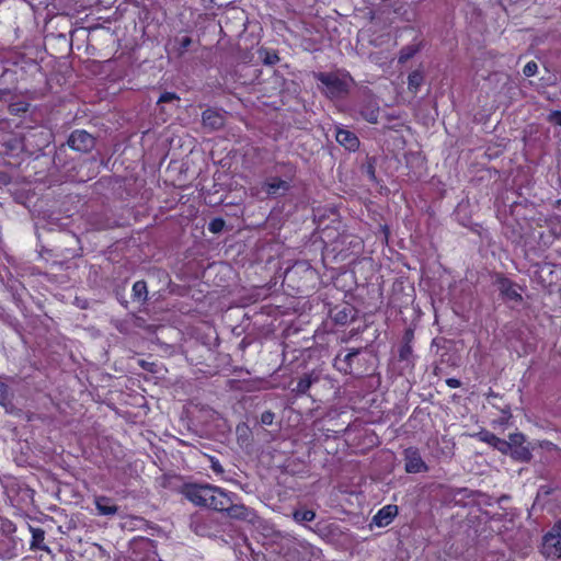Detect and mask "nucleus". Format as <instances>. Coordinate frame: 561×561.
<instances>
[{
    "instance_id": "1",
    "label": "nucleus",
    "mask_w": 561,
    "mask_h": 561,
    "mask_svg": "<svg viewBox=\"0 0 561 561\" xmlns=\"http://www.w3.org/2000/svg\"><path fill=\"white\" fill-rule=\"evenodd\" d=\"M182 494L195 505L224 512L232 493L211 484H185Z\"/></svg>"
},
{
    "instance_id": "2",
    "label": "nucleus",
    "mask_w": 561,
    "mask_h": 561,
    "mask_svg": "<svg viewBox=\"0 0 561 561\" xmlns=\"http://www.w3.org/2000/svg\"><path fill=\"white\" fill-rule=\"evenodd\" d=\"M316 79L322 83V91L330 99H340L347 94L351 79L335 72H318Z\"/></svg>"
},
{
    "instance_id": "3",
    "label": "nucleus",
    "mask_w": 561,
    "mask_h": 561,
    "mask_svg": "<svg viewBox=\"0 0 561 561\" xmlns=\"http://www.w3.org/2000/svg\"><path fill=\"white\" fill-rule=\"evenodd\" d=\"M236 494L232 493L228 505L225 507L222 513H226L228 517L241 522H245L251 525H255L259 520V516L254 510L245 506L242 503L234 502Z\"/></svg>"
},
{
    "instance_id": "4",
    "label": "nucleus",
    "mask_w": 561,
    "mask_h": 561,
    "mask_svg": "<svg viewBox=\"0 0 561 561\" xmlns=\"http://www.w3.org/2000/svg\"><path fill=\"white\" fill-rule=\"evenodd\" d=\"M404 469L408 473H420L428 470L416 448L410 447L404 450Z\"/></svg>"
},
{
    "instance_id": "5",
    "label": "nucleus",
    "mask_w": 561,
    "mask_h": 561,
    "mask_svg": "<svg viewBox=\"0 0 561 561\" xmlns=\"http://www.w3.org/2000/svg\"><path fill=\"white\" fill-rule=\"evenodd\" d=\"M541 552L547 558H561V535L550 530L543 537Z\"/></svg>"
},
{
    "instance_id": "6",
    "label": "nucleus",
    "mask_w": 561,
    "mask_h": 561,
    "mask_svg": "<svg viewBox=\"0 0 561 561\" xmlns=\"http://www.w3.org/2000/svg\"><path fill=\"white\" fill-rule=\"evenodd\" d=\"M68 145L81 152H88L94 147V138L85 130H75L69 139Z\"/></svg>"
},
{
    "instance_id": "7",
    "label": "nucleus",
    "mask_w": 561,
    "mask_h": 561,
    "mask_svg": "<svg viewBox=\"0 0 561 561\" xmlns=\"http://www.w3.org/2000/svg\"><path fill=\"white\" fill-rule=\"evenodd\" d=\"M203 126L209 130H217L224 127L226 123L225 113L214 110L207 108L202 114Z\"/></svg>"
},
{
    "instance_id": "8",
    "label": "nucleus",
    "mask_w": 561,
    "mask_h": 561,
    "mask_svg": "<svg viewBox=\"0 0 561 561\" xmlns=\"http://www.w3.org/2000/svg\"><path fill=\"white\" fill-rule=\"evenodd\" d=\"M289 188L290 183L278 178H272L264 183V190L270 196L284 195Z\"/></svg>"
},
{
    "instance_id": "9",
    "label": "nucleus",
    "mask_w": 561,
    "mask_h": 561,
    "mask_svg": "<svg viewBox=\"0 0 561 561\" xmlns=\"http://www.w3.org/2000/svg\"><path fill=\"white\" fill-rule=\"evenodd\" d=\"M397 514L398 507L396 505H387L379 510V512L374 516L373 520L378 527H385L392 522Z\"/></svg>"
},
{
    "instance_id": "10",
    "label": "nucleus",
    "mask_w": 561,
    "mask_h": 561,
    "mask_svg": "<svg viewBox=\"0 0 561 561\" xmlns=\"http://www.w3.org/2000/svg\"><path fill=\"white\" fill-rule=\"evenodd\" d=\"M336 141L348 150L357 149L359 141L356 135L350 130L339 128L335 134Z\"/></svg>"
},
{
    "instance_id": "11",
    "label": "nucleus",
    "mask_w": 561,
    "mask_h": 561,
    "mask_svg": "<svg viewBox=\"0 0 561 561\" xmlns=\"http://www.w3.org/2000/svg\"><path fill=\"white\" fill-rule=\"evenodd\" d=\"M499 290L502 295H504L507 299L513 301H520L522 295L517 291L516 286L506 278H503L499 282Z\"/></svg>"
},
{
    "instance_id": "12",
    "label": "nucleus",
    "mask_w": 561,
    "mask_h": 561,
    "mask_svg": "<svg viewBox=\"0 0 561 561\" xmlns=\"http://www.w3.org/2000/svg\"><path fill=\"white\" fill-rule=\"evenodd\" d=\"M95 506L100 515H114L117 513V506L112 503V500L106 496L95 497Z\"/></svg>"
},
{
    "instance_id": "13",
    "label": "nucleus",
    "mask_w": 561,
    "mask_h": 561,
    "mask_svg": "<svg viewBox=\"0 0 561 561\" xmlns=\"http://www.w3.org/2000/svg\"><path fill=\"white\" fill-rule=\"evenodd\" d=\"M318 381H319V376L316 375L314 373L306 374L304 377H301L299 379V381L297 382V386L294 389V391L297 394H305L309 390V388L314 382H318Z\"/></svg>"
},
{
    "instance_id": "14",
    "label": "nucleus",
    "mask_w": 561,
    "mask_h": 561,
    "mask_svg": "<svg viewBox=\"0 0 561 561\" xmlns=\"http://www.w3.org/2000/svg\"><path fill=\"white\" fill-rule=\"evenodd\" d=\"M32 542L31 549H38L42 551L50 552L49 548L44 545L45 531L42 528H31Z\"/></svg>"
},
{
    "instance_id": "15",
    "label": "nucleus",
    "mask_w": 561,
    "mask_h": 561,
    "mask_svg": "<svg viewBox=\"0 0 561 561\" xmlns=\"http://www.w3.org/2000/svg\"><path fill=\"white\" fill-rule=\"evenodd\" d=\"M134 299L145 302L148 296L147 284L144 280H138L133 286Z\"/></svg>"
},
{
    "instance_id": "16",
    "label": "nucleus",
    "mask_w": 561,
    "mask_h": 561,
    "mask_svg": "<svg viewBox=\"0 0 561 561\" xmlns=\"http://www.w3.org/2000/svg\"><path fill=\"white\" fill-rule=\"evenodd\" d=\"M511 456L518 461H529L531 453L526 446H517L510 451Z\"/></svg>"
},
{
    "instance_id": "17",
    "label": "nucleus",
    "mask_w": 561,
    "mask_h": 561,
    "mask_svg": "<svg viewBox=\"0 0 561 561\" xmlns=\"http://www.w3.org/2000/svg\"><path fill=\"white\" fill-rule=\"evenodd\" d=\"M259 58L262 60L264 65L268 66L275 65L279 60L275 51L268 50L266 48H261L259 50Z\"/></svg>"
},
{
    "instance_id": "18",
    "label": "nucleus",
    "mask_w": 561,
    "mask_h": 561,
    "mask_svg": "<svg viewBox=\"0 0 561 561\" xmlns=\"http://www.w3.org/2000/svg\"><path fill=\"white\" fill-rule=\"evenodd\" d=\"M293 518L297 523L312 522L316 518V513L311 510H305V511L298 510L293 513Z\"/></svg>"
},
{
    "instance_id": "19",
    "label": "nucleus",
    "mask_w": 561,
    "mask_h": 561,
    "mask_svg": "<svg viewBox=\"0 0 561 561\" xmlns=\"http://www.w3.org/2000/svg\"><path fill=\"white\" fill-rule=\"evenodd\" d=\"M423 82V76L420 71H413L409 75L408 84L412 92H416Z\"/></svg>"
},
{
    "instance_id": "20",
    "label": "nucleus",
    "mask_w": 561,
    "mask_h": 561,
    "mask_svg": "<svg viewBox=\"0 0 561 561\" xmlns=\"http://www.w3.org/2000/svg\"><path fill=\"white\" fill-rule=\"evenodd\" d=\"M473 436L477 437L479 440L491 445L492 447H494V444L499 439L497 436H495L493 433L488 432V431H481V432L474 434Z\"/></svg>"
},
{
    "instance_id": "21",
    "label": "nucleus",
    "mask_w": 561,
    "mask_h": 561,
    "mask_svg": "<svg viewBox=\"0 0 561 561\" xmlns=\"http://www.w3.org/2000/svg\"><path fill=\"white\" fill-rule=\"evenodd\" d=\"M28 110V103L24 101H18L9 104V111L13 115H20Z\"/></svg>"
},
{
    "instance_id": "22",
    "label": "nucleus",
    "mask_w": 561,
    "mask_h": 561,
    "mask_svg": "<svg viewBox=\"0 0 561 561\" xmlns=\"http://www.w3.org/2000/svg\"><path fill=\"white\" fill-rule=\"evenodd\" d=\"M510 448L513 449L517 446H523L525 443V436L522 433H514L508 436Z\"/></svg>"
},
{
    "instance_id": "23",
    "label": "nucleus",
    "mask_w": 561,
    "mask_h": 561,
    "mask_svg": "<svg viewBox=\"0 0 561 561\" xmlns=\"http://www.w3.org/2000/svg\"><path fill=\"white\" fill-rule=\"evenodd\" d=\"M412 355V346L410 344V337L407 334V342L401 346L399 351V357L402 360H408Z\"/></svg>"
},
{
    "instance_id": "24",
    "label": "nucleus",
    "mask_w": 561,
    "mask_h": 561,
    "mask_svg": "<svg viewBox=\"0 0 561 561\" xmlns=\"http://www.w3.org/2000/svg\"><path fill=\"white\" fill-rule=\"evenodd\" d=\"M225 227V220L221 218H215L209 222L208 229L213 233H219Z\"/></svg>"
},
{
    "instance_id": "25",
    "label": "nucleus",
    "mask_w": 561,
    "mask_h": 561,
    "mask_svg": "<svg viewBox=\"0 0 561 561\" xmlns=\"http://www.w3.org/2000/svg\"><path fill=\"white\" fill-rule=\"evenodd\" d=\"M538 70V66L535 61H529L525 65L524 69H523V73L526 76V77H533L536 75Z\"/></svg>"
},
{
    "instance_id": "26",
    "label": "nucleus",
    "mask_w": 561,
    "mask_h": 561,
    "mask_svg": "<svg viewBox=\"0 0 561 561\" xmlns=\"http://www.w3.org/2000/svg\"><path fill=\"white\" fill-rule=\"evenodd\" d=\"M359 354V350L358 348H353L352 351H350L343 362L345 363L346 367H344L343 369L345 371H347L350 368H351V362L353 360L354 357H356L357 355Z\"/></svg>"
},
{
    "instance_id": "27",
    "label": "nucleus",
    "mask_w": 561,
    "mask_h": 561,
    "mask_svg": "<svg viewBox=\"0 0 561 561\" xmlns=\"http://www.w3.org/2000/svg\"><path fill=\"white\" fill-rule=\"evenodd\" d=\"M494 448L501 451L502 454H508L511 451L508 442L499 437L497 442L494 444Z\"/></svg>"
},
{
    "instance_id": "28",
    "label": "nucleus",
    "mask_w": 561,
    "mask_h": 561,
    "mask_svg": "<svg viewBox=\"0 0 561 561\" xmlns=\"http://www.w3.org/2000/svg\"><path fill=\"white\" fill-rule=\"evenodd\" d=\"M192 44V38L188 36H184L179 39V55H183L188 46Z\"/></svg>"
},
{
    "instance_id": "29",
    "label": "nucleus",
    "mask_w": 561,
    "mask_h": 561,
    "mask_svg": "<svg viewBox=\"0 0 561 561\" xmlns=\"http://www.w3.org/2000/svg\"><path fill=\"white\" fill-rule=\"evenodd\" d=\"M274 417L275 414L272 411H265L261 414L260 421L263 425H271L273 424Z\"/></svg>"
},
{
    "instance_id": "30",
    "label": "nucleus",
    "mask_w": 561,
    "mask_h": 561,
    "mask_svg": "<svg viewBox=\"0 0 561 561\" xmlns=\"http://www.w3.org/2000/svg\"><path fill=\"white\" fill-rule=\"evenodd\" d=\"M179 100V96L172 92H164L158 100V103H168Z\"/></svg>"
},
{
    "instance_id": "31",
    "label": "nucleus",
    "mask_w": 561,
    "mask_h": 561,
    "mask_svg": "<svg viewBox=\"0 0 561 561\" xmlns=\"http://www.w3.org/2000/svg\"><path fill=\"white\" fill-rule=\"evenodd\" d=\"M8 399L7 386L0 381V404L4 405Z\"/></svg>"
},
{
    "instance_id": "32",
    "label": "nucleus",
    "mask_w": 561,
    "mask_h": 561,
    "mask_svg": "<svg viewBox=\"0 0 561 561\" xmlns=\"http://www.w3.org/2000/svg\"><path fill=\"white\" fill-rule=\"evenodd\" d=\"M211 469L217 473H222L224 469L218 460L211 459Z\"/></svg>"
},
{
    "instance_id": "33",
    "label": "nucleus",
    "mask_w": 561,
    "mask_h": 561,
    "mask_svg": "<svg viewBox=\"0 0 561 561\" xmlns=\"http://www.w3.org/2000/svg\"><path fill=\"white\" fill-rule=\"evenodd\" d=\"M446 383L450 387V388H458L460 387V381L456 378H449L446 380Z\"/></svg>"
},
{
    "instance_id": "34",
    "label": "nucleus",
    "mask_w": 561,
    "mask_h": 561,
    "mask_svg": "<svg viewBox=\"0 0 561 561\" xmlns=\"http://www.w3.org/2000/svg\"><path fill=\"white\" fill-rule=\"evenodd\" d=\"M412 54H413L412 51L405 53L404 50H402L399 60L401 62H404V61H407L412 56Z\"/></svg>"
},
{
    "instance_id": "35",
    "label": "nucleus",
    "mask_w": 561,
    "mask_h": 561,
    "mask_svg": "<svg viewBox=\"0 0 561 561\" xmlns=\"http://www.w3.org/2000/svg\"><path fill=\"white\" fill-rule=\"evenodd\" d=\"M552 118L556 122V124L561 126V112H554L552 114Z\"/></svg>"
},
{
    "instance_id": "36",
    "label": "nucleus",
    "mask_w": 561,
    "mask_h": 561,
    "mask_svg": "<svg viewBox=\"0 0 561 561\" xmlns=\"http://www.w3.org/2000/svg\"><path fill=\"white\" fill-rule=\"evenodd\" d=\"M10 94V91L8 89L1 90L0 89V100H7V96Z\"/></svg>"
},
{
    "instance_id": "37",
    "label": "nucleus",
    "mask_w": 561,
    "mask_h": 561,
    "mask_svg": "<svg viewBox=\"0 0 561 561\" xmlns=\"http://www.w3.org/2000/svg\"><path fill=\"white\" fill-rule=\"evenodd\" d=\"M551 530L561 535V519L553 526Z\"/></svg>"
}]
</instances>
